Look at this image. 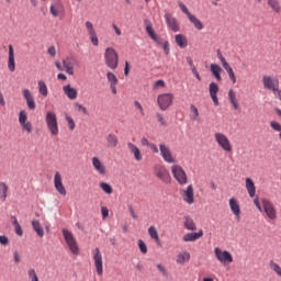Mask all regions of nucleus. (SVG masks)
Listing matches in <instances>:
<instances>
[{"mask_svg":"<svg viewBox=\"0 0 281 281\" xmlns=\"http://www.w3.org/2000/svg\"><path fill=\"white\" fill-rule=\"evenodd\" d=\"M104 63L109 69L115 70L117 65H120V55L113 47L105 48L104 52Z\"/></svg>","mask_w":281,"mask_h":281,"instance_id":"1","label":"nucleus"},{"mask_svg":"<svg viewBox=\"0 0 281 281\" xmlns=\"http://www.w3.org/2000/svg\"><path fill=\"white\" fill-rule=\"evenodd\" d=\"M61 234L71 254H74V256H78V254H80V248L78 247V241H76V237H74V233H71V231L67 228H63Z\"/></svg>","mask_w":281,"mask_h":281,"instance_id":"2","label":"nucleus"},{"mask_svg":"<svg viewBox=\"0 0 281 281\" xmlns=\"http://www.w3.org/2000/svg\"><path fill=\"white\" fill-rule=\"evenodd\" d=\"M45 121L49 133L52 135H58V119L56 117V113L47 112Z\"/></svg>","mask_w":281,"mask_h":281,"instance_id":"3","label":"nucleus"},{"mask_svg":"<svg viewBox=\"0 0 281 281\" xmlns=\"http://www.w3.org/2000/svg\"><path fill=\"white\" fill-rule=\"evenodd\" d=\"M155 176L157 179L162 181V183H171L172 177H170V171L164 165H158L155 167Z\"/></svg>","mask_w":281,"mask_h":281,"instance_id":"4","label":"nucleus"},{"mask_svg":"<svg viewBox=\"0 0 281 281\" xmlns=\"http://www.w3.org/2000/svg\"><path fill=\"white\" fill-rule=\"evenodd\" d=\"M171 172L173 175V178L180 186H186L188 183V176L186 175V170L179 165H173L171 167Z\"/></svg>","mask_w":281,"mask_h":281,"instance_id":"5","label":"nucleus"},{"mask_svg":"<svg viewBox=\"0 0 281 281\" xmlns=\"http://www.w3.org/2000/svg\"><path fill=\"white\" fill-rule=\"evenodd\" d=\"M172 100H175V95L172 93H164L158 95L157 102L159 109L161 111H167V109L172 105Z\"/></svg>","mask_w":281,"mask_h":281,"instance_id":"6","label":"nucleus"},{"mask_svg":"<svg viewBox=\"0 0 281 281\" xmlns=\"http://www.w3.org/2000/svg\"><path fill=\"white\" fill-rule=\"evenodd\" d=\"M263 206V212H266V215L270 221H276L278 218V211H276V206H273V203L267 199H262L261 201Z\"/></svg>","mask_w":281,"mask_h":281,"instance_id":"7","label":"nucleus"},{"mask_svg":"<svg viewBox=\"0 0 281 281\" xmlns=\"http://www.w3.org/2000/svg\"><path fill=\"white\" fill-rule=\"evenodd\" d=\"M160 156L162 157L166 164H177V159L172 156V151H170V147H168L165 143L159 144Z\"/></svg>","mask_w":281,"mask_h":281,"instance_id":"8","label":"nucleus"},{"mask_svg":"<svg viewBox=\"0 0 281 281\" xmlns=\"http://www.w3.org/2000/svg\"><path fill=\"white\" fill-rule=\"evenodd\" d=\"M215 142H217L218 146L226 150V153H232V143H229V138L225 136L223 133H215Z\"/></svg>","mask_w":281,"mask_h":281,"instance_id":"9","label":"nucleus"},{"mask_svg":"<svg viewBox=\"0 0 281 281\" xmlns=\"http://www.w3.org/2000/svg\"><path fill=\"white\" fill-rule=\"evenodd\" d=\"M263 89H268V91H276V88L280 87V80L276 77L263 76L262 77Z\"/></svg>","mask_w":281,"mask_h":281,"instance_id":"10","label":"nucleus"},{"mask_svg":"<svg viewBox=\"0 0 281 281\" xmlns=\"http://www.w3.org/2000/svg\"><path fill=\"white\" fill-rule=\"evenodd\" d=\"M92 254L97 273L98 276H102L104 273V268L102 265V252H100V248H94Z\"/></svg>","mask_w":281,"mask_h":281,"instance_id":"11","label":"nucleus"},{"mask_svg":"<svg viewBox=\"0 0 281 281\" xmlns=\"http://www.w3.org/2000/svg\"><path fill=\"white\" fill-rule=\"evenodd\" d=\"M214 254L220 262H234V257L232 256V252L227 250H221V248L216 247L214 249Z\"/></svg>","mask_w":281,"mask_h":281,"instance_id":"12","label":"nucleus"},{"mask_svg":"<svg viewBox=\"0 0 281 281\" xmlns=\"http://www.w3.org/2000/svg\"><path fill=\"white\" fill-rule=\"evenodd\" d=\"M54 186H55V190H57V192L59 194H61V196L67 195V190L65 189V186L63 184V176L58 171H56L55 176H54Z\"/></svg>","mask_w":281,"mask_h":281,"instance_id":"13","label":"nucleus"},{"mask_svg":"<svg viewBox=\"0 0 281 281\" xmlns=\"http://www.w3.org/2000/svg\"><path fill=\"white\" fill-rule=\"evenodd\" d=\"M19 123L22 126V131H26V133H32V123L27 121V113L21 110L19 113Z\"/></svg>","mask_w":281,"mask_h":281,"instance_id":"14","label":"nucleus"},{"mask_svg":"<svg viewBox=\"0 0 281 281\" xmlns=\"http://www.w3.org/2000/svg\"><path fill=\"white\" fill-rule=\"evenodd\" d=\"M165 21L169 30L172 32H179V22H177V18L172 16L171 13L165 14Z\"/></svg>","mask_w":281,"mask_h":281,"instance_id":"15","label":"nucleus"},{"mask_svg":"<svg viewBox=\"0 0 281 281\" xmlns=\"http://www.w3.org/2000/svg\"><path fill=\"white\" fill-rule=\"evenodd\" d=\"M22 93L24 100H26L27 109H30V111H34V109H36V102L34 101V95H32V92L29 89H24Z\"/></svg>","mask_w":281,"mask_h":281,"instance_id":"16","label":"nucleus"},{"mask_svg":"<svg viewBox=\"0 0 281 281\" xmlns=\"http://www.w3.org/2000/svg\"><path fill=\"white\" fill-rule=\"evenodd\" d=\"M209 93L215 106H218V85L216 82H211L209 85Z\"/></svg>","mask_w":281,"mask_h":281,"instance_id":"17","label":"nucleus"},{"mask_svg":"<svg viewBox=\"0 0 281 281\" xmlns=\"http://www.w3.org/2000/svg\"><path fill=\"white\" fill-rule=\"evenodd\" d=\"M144 24L146 25V32L148 34V36L151 38V41L154 43H161V40H159V36L157 35V33H155V30L153 29V24H150L149 20H145Z\"/></svg>","mask_w":281,"mask_h":281,"instance_id":"18","label":"nucleus"},{"mask_svg":"<svg viewBox=\"0 0 281 281\" xmlns=\"http://www.w3.org/2000/svg\"><path fill=\"white\" fill-rule=\"evenodd\" d=\"M63 91L68 100H76L78 98V90L71 87V85L64 86Z\"/></svg>","mask_w":281,"mask_h":281,"instance_id":"19","label":"nucleus"},{"mask_svg":"<svg viewBox=\"0 0 281 281\" xmlns=\"http://www.w3.org/2000/svg\"><path fill=\"white\" fill-rule=\"evenodd\" d=\"M183 201L189 205H192V203H194V188L192 187V184L188 186L187 190L184 191Z\"/></svg>","mask_w":281,"mask_h":281,"instance_id":"20","label":"nucleus"},{"mask_svg":"<svg viewBox=\"0 0 281 281\" xmlns=\"http://www.w3.org/2000/svg\"><path fill=\"white\" fill-rule=\"evenodd\" d=\"M8 69L12 72L16 69V64L14 61V47L12 46V44L9 45Z\"/></svg>","mask_w":281,"mask_h":281,"instance_id":"21","label":"nucleus"},{"mask_svg":"<svg viewBox=\"0 0 281 281\" xmlns=\"http://www.w3.org/2000/svg\"><path fill=\"white\" fill-rule=\"evenodd\" d=\"M127 148L132 155H134L135 161H142V150L137 148V146L133 143H127Z\"/></svg>","mask_w":281,"mask_h":281,"instance_id":"22","label":"nucleus"},{"mask_svg":"<svg viewBox=\"0 0 281 281\" xmlns=\"http://www.w3.org/2000/svg\"><path fill=\"white\" fill-rule=\"evenodd\" d=\"M203 237V231H199L198 233H189L182 237L184 243H194V240H199V238Z\"/></svg>","mask_w":281,"mask_h":281,"instance_id":"23","label":"nucleus"},{"mask_svg":"<svg viewBox=\"0 0 281 281\" xmlns=\"http://www.w3.org/2000/svg\"><path fill=\"white\" fill-rule=\"evenodd\" d=\"M92 166L99 172V175H106V167L103 166L102 161L98 157L92 158Z\"/></svg>","mask_w":281,"mask_h":281,"instance_id":"24","label":"nucleus"},{"mask_svg":"<svg viewBox=\"0 0 281 281\" xmlns=\"http://www.w3.org/2000/svg\"><path fill=\"white\" fill-rule=\"evenodd\" d=\"M229 207L231 212H233V214L236 215L237 218H240V205L238 204V200L232 198L229 200Z\"/></svg>","mask_w":281,"mask_h":281,"instance_id":"25","label":"nucleus"},{"mask_svg":"<svg viewBox=\"0 0 281 281\" xmlns=\"http://www.w3.org/2000/svg\"><path fill=\"white\" fill-rule=\"evenodd\" d=\"M246 190L250 199H254V196H256V183L251 178H246Z\"/></svg>","mask_w":281,"mask_h":281,"instance_id":"26","label":"nucleus"},{"mask_svg":"<svg viewBox=\"0 0 281 281\" xmlns=\"http://www.w3.org/2000/svg\"><path fill=\"white\" fill-rule=\"evenodd\" d=\"M210 69L212 76H214L217 82H221V80H223V77H221V71H223V68H221V66L217 64H211Z\"/></svg>","mask_w":281,"mask_h":281,"instance_id":"27","label":"nucleus"},{"mask_svg":"<svg viewBox=\"0 0 281 281\" xmlns=\"http://www.w3.org/2000/svg\"><path fill=\"white\" fill-rule=\"evenodd\" d=\"M228 100L236 111H240V105L238 104V100L236 99V92L232 89L228 91Z\"/></svg>","mask_w":281,"mask_h":281,"instance_id":"28","label":"nucleus"},{"mask_svg":"<svg viewBox=\"0 0 281 281\" xmlns=\"http://www.w3.org/2000/svg\"><path fill=\"white\" fill-rule=\"evenodd\" d=\"M32 227L34 232H36L37 236H40V238L45 236V232L43 231V226H41V222L38 220L32 221Z\"/></svg>","mask_w":281,"mask_h":281,"instance_id":"29","label":"nucleus"},{"mask_svg":"<svg viewBox=\"0 0 281 281\" xmlns=\"http://www.w3.org/2000/svg\"><path fill=\"white\" fill-rule=\"evenodd\" d=\"M184 229H188V232H195L196 224L194 223V220H192V217H184Z\"/></svg>","mask_w":281,"mask_h":281,"instance_id":"30","label":"nucleus"},{"mask_svg":"<svg viewBox=\"0 0 281 281\" xmlns=\"http://www.w3.org/2000/svg\"><path fill=\"white\" fill-rule=\"evenodd\" d=\"M268 5L269 8H271L272 12L280 14L281 12L280 0H268Z\"/></svg>","mask_w":281,"mask_h":281,"instance_id":"31","label":"nucleus"},{"mask_svg":"<svg viewBox=\"0 0 281 281\" xmlns=\"http://www.w3.org/2000/svg\"><path fill=\"white\" fill-rule=\"evenodd\" d=\"M108 148H115L119 144L117 136L115 134H109L106 136Z\"/></svg>","mask_w":281,"mask_h":281,"instance_id":"32","label":"nucleus"},{"mask_svg":"<svg viewBox=\"0 0 281 281\" xmlns=\"http://www.w3.org/2000/svg\"><path fill=\"white\" fill-rule=\"evenodd\" d=\"M37 87L40 95H43V98H47L49 91L47 90V85L45 83V81L40 80L37 82Z\"/></svg>","mask_w":281,"mask_h":281,"instance_id":"33","label":"nucleus"},{"mask_svg":"<svg viewBox=\"0 0 281 281\" xmlns=\"http://www.w3.org/2000/svg\"><path fill=\"white\" fill-rule=\"evenodd\" d=\"M189 260H190V252L184 251L178 255L176 262L178 265H186V262H189Z\"/></svg>","mask_w":281,"mask_h":281,"instance_id":"34","label":"nucleus"},{"mask_svg":"<svg viewBox=\"0 0 281 281\" xmlns=\"http://www.w3.org/2000/svg\"><path fill=\"white\" fill-rule=\"evenodd\" d=\"M176 43L181 47V49H186V46L188 45V38L182 34H178L176 35Z\"/></svg>","mask_w":281,"mask_h":281,"instance_id":"35","label":"nucleus"},{"mask_svg":"<svg viewBox=\"0 0 281 281\" xmlns=\"http://www.w3.org/2000/svg\"><path fill=\"white\" fill-rule=\"evenodd\" d=\"M0 199L2 202H5V199H8V184L5 182H0Z\"/></svg>","mask_w":281,"mask_h":281,"instance_id":"36","label":"nucleus"},{"mask_svg":"<svg viewBox=\"0 0 281 281\" xmlns=\"http://www.w3.org/2000/svg\"><path fill=\"white\" fill-rule=\"evenodd\" d=\"M189 21L194 25L195 30H203V22L193 14L190 15Z\"/></svg>","mask_w":281,"mask_h":281,"instance_id":"37","label":"nucleus"},{"mask_svg":"<svg viewBox=\"0 0 281 281\" xmlns=\"http://www.w3.org/2000/svg\"><path fill=\"white\" fill-rule=\"evenodd\" d=\"M148 235L153 240H155L156 243H159V233L157 232V227L150 226L148 228Z\"/></svg>","mask_w":281,"mask_h":281,"instance_id":"38","label":"nucleus"},{"mask_svg":"<svg viewBox=\"0 0 281 281\" xmlns=\"http://www.w3.org/2000/svg\"><path fill=\"white\" fill-rule=\"evenodd\" d=\"M224 69L227 72L228 78L229 80H232L233 85H236V75L234 74V69L232 68V66H225Z\"/></svg>","mask_w":281,"mask_h":281,"instance_id":"39","label":"nucleus"},{"mask_svg":"<svg viewBox=\"0 0 281 281\" xmlns=\"http://www.w3.org/2000/svg\"><path fill=\"white\" fill-rule=\"evenodd\" d=\"M66 60H67L66 74H68V76H74V66L71 65V60H74V57L68 56L66 57Z\"/></svg>","mask_w":281,"mask_h":281,"instance_id":"40","label":"nucleus"},{"mask_svg":"<svg viewBox=\"0 0 281 281\" xmlns=\"http://www.w3.org/2000/svg\"><path fill=\"white\" fill-rule=\"evenodd\" d=\"M100 188L105 192V194H113V187L106 182H100Z\"/></svg>","mask_w":281,"mask_h":281,"instance_id":"41","label":"nucleus"},{"mask_svg":"<svg viewBox=\"0 0 281 281\" xmlns=\"http://www.w3.org/2000/svg\"><path fill=\"white\" fill-rule=\"evenodd\" d=\"M106 79H108V82H110V86L117 85L119 82L117 77L113 72H108Z\"/></svg>","mask_w":281,"mask_h":281,"instance_id":"42","label":"nucleus"},{"mask_svg":"<svg viewBox=\"0 0 281 281\" xmlns=\"http://www.w3.org/2000/svg\"><path fill=\"white\" fill-rule=\"evenodd\" d=\"M270 269L277 273L281 278V267L277 262H273V260L270 261Z\"/></svg>","mask_w":281,"mask_h":281,"instance_id":"43","label":"nucleus"},{"mask_svg":"<svg viewBox=\"0 0 281 281\" xmlns=\"http://www.w3.org/2000/svg\"><path fill=\"white\" fill-rule=\"evenodd\" d=\"M74 108L78 113H83V115H89V111H87V108H85L82 104L76 102L74 103Z\"/></svg>","mask_w":281,"mask_h":281,"instance_id":"44","label":"nucleus"},{"mask_svg":"<svg viewBox=\"0 0 281 281\" xmlns=\"http://www.w3.org/2000/svg\"><path fill=\"white\" fill-rule=\"evenodd\" d=\"M157 45H161L166 56L170 54V43L168 41L157 43Z\"/></svg>","mask_w":281,"mask_h":281,"instance_id":"45","label":"nucleus"},{"mask_svg":"<svg viewBox=\"0 0 281 281\" xmlns=\"http://www.w3.org/2000/svg\"><path fill=\"white\" fill-rule=\"evenodd\" d=\"M216 54H217V58H218L220 63H222V66L224 68L229 66V64L227 63V59H225L223 56V53H221V49H217Z\"/></svg>","mask_w":281,"mask_h":281,"instance_id":"46","label":"nucleus"},{"mask_svg":"<svg viewBox=\"0 0 281 281\" xmlns=\"http://www.w3.org/2000/svg\"><path fill=\"white\" fill-rule=\"evenodd\" d=\"M27 276L31 281H38V276L36 274V270H34V268L27 270Z\"/></svg>","mask_w":281,"mask_h":281,"instance_id":"47","label":"nucleus"},{"mask_svg":"<svg viewBox=\"0 0 281 281\" xmlns=\"http://www.w3.org/2000/svg\"><path fill=\"white\" fill-rule=\"evenodd\" d=\"M190 111H191V113H193L190 115L191 120H198L199 119V109L195 108L194 104H191Z\"/></svg>","mask_w":281,"mask_h":281,"instance_id":"48","label":"nucleus"},{"mask_svg":"<svg viewBox=\"0 0 281 281\" xmlns=\"http://www.w3.org/2000/svg\"><path fill=\"white\" fill-rule=\"evenodd\" d=\"M138 248L140 250V254H148V246H146V243H144V240H138Z\"/></svg>","mask_w":281,"mask_h":281,"instance_id":"49","label":"nucleus"},{"mask_svg":"<svg viewBox=\"0 0 281 281\" xmlns=\"http://www.w3.org/2000/svg\"><path fill=\"white\" fill-rule=\"evenodd\" d=\"M178 5H179L180 10L183 12V14H186L188 16V19H190L192 13H190V11L188 10V7H186L183 4V2H179Z\"/></svg>","mask_w":281,"mask_h":281,"instance_id":"50","label":"nucleus"},{"mask_svg":"<svg viewBox=\"0 0 281 281\" xmlns=\"http://www.w3.org/2000/svg\"><path fill=\"white\" fill-rule=\"evenodd\" d=\"M270 126L273 131H277L278 133H281V124L280 123H278L276 121H271Z\"/></svg>","mask_w":281,"mask_h":281,"instance_id":"51","label":"nucleus"},{"mask_svg":"<svg viewBox=\"0 0 281 281\" xmlns=\"http://www.w3.org/2000/svg\"><path fill=\"white\" fill-rule=\"evenodd\" d=\"M90 41L92 45H94V47H98V45L100 44L98 35L95 33L90 34Z\"/></svg>","mask_w":281,"mask_h":281,"instance_id":"52","label":"nucleus"},{"mask_svg":"<svg viewBox=\"0 0 281 281\" xmlns=\"http://www.w3.org/2000/svg\"><path fill=\"white\" fill-rule=\"evenodd\" d=\"M134 106L139 111L140 115H146V113L144 112V106H142V103H139V101H134Z\"/></svg>","mask_w":281,"mask_h":281,"instance_id":"53","label":"nucleus"},{"mask_svg":"<svg viewBox=\"0 0 281 281\" xmlns=\"http://www.w3.org/2000/svg\"><path fill=\"white\" fill-rule=\"evenodd\" d=\"M86 27L88 30L89 35L95 34V30L93 29V23L87 21L86 22Z\"/></svg>","mask_w":281,"mask_h":281,"instance_id":"54","label":"nucleus"},{"mask_svg":"<svg viewBox=\"0 0 281 281\" xmlns=\"http://www.w3.org/2000/svg\"><path fill=\"white\" fill-rule=\"evenodd\" d=\"M158 122H160L161 126H168V123L166 122V119H164V115L161 113L156 114Z\"/></svg>","mask_w":281,"mask_h":281,"instance_id":"55","label":"nucleus"},{"mask_svg":"<svg viewBox=\"0 0 281 281\" xmlns=\"http://www.w3.org/2000/svg\"><path fill=\"white\" fill-rule=\"evenodd\" d=\"M66 120L68 122L70 131H74V128H76V123L74 122V119H71V116H66Z\"/></svg>","mask_w":281,"mask_h":281,"instance_id":"56","label":"nucleus"},{"mask_svg":"<svg viewBox=\"0 0 281 281\" xmlns=\"http://www.w3.org/2000/svg\"><path fill=\"white\" fill-rule=\"evenodd\" d=\"M50 14H53L54 16H59L60 10L56 8V5H50Z\"/></svg>","mask_w":281,"mask_h":281,"instance_id":"57","label":"nucleus"},{"mask_svg":"<svg viewBox=\"0 0 281 281\" xmlns=\"http://www.w3.org/2000/svg\"><path fill=\"white\" fill-rule=\"evenodd\" d=\"M272 91L274 98H277L278 100H281V90L280 87H277L274 90H270Z\"/></svg>","mask_w":281,"mask_h":281,"instance_id":"58","label":"nucleus"},{"mask_svg":"<svg viewBox=\"0 0 281 281\" xmlns=\"http://www.w3.org/2000/svg\"><path fill=\"white\" fill-rule=\"evenodd\" d=\"M157 269L160 271L162 276H168V271L166 270V267H164L161 263L157 265Z\"/></svg>","mask_w":281,"mask_h":281,"instance_id":"59","label":"nucleus"},{"mask_svg":"<svg viewBox=\"0 0 281 281\" xmlns=\"http://www.w3.org/2000/svg\"><path fill=\"white\" fill-rule=\"evenodd\" d=\"M10 243V239L5 235H0V245H8Z\"/></svg>","mask_w":281,"mask_h":281,"instance_id":"60","label":"nucleus"},{"mask_svg":"<svg viewBox=\"0 0 281 281\" xmlns=\"http://www.w3.org/2000/svg\"><path fill=\"white\" fill-rule=\"evenodd\" d=\"M101 214H102L103 218H108V216H109V209L106 206H102L101 207Z\"/></svg>","mask_w":281,"mask_h":281,"instance_id":"61","label":"nucleus"},{"mask_svg":"<svg viewBox=\"0 0 281 281\" xmlns=\"http://www.w3.org/2000/svg\"><path fill=\"white\" fill-rule=\"evenodd\" d=\"M148 148H150V150H153V153H156V154L160 153L159 147H157V145H155V143L149 144Z\"/></svg>","mask_w":281,"mask_h":281,"instance_id":"62","label":"nucleus"},{"mask_svg":"<svg viewBox=\"0 0 281 281\" xmlns=\"http://www.w3.org/2000/svg\"><path fill=\"white\" fill-rule=\"evenodd\" d=\"M15 227V234L18 236H23V228H21V224H19L18 226H14Z\"/></svg>","mask_w":281,"mask_h":281,"instance_id":"63","label":"nucleus"},{"mask_svg":"<svg viewBox=\"0 0 281 281\" xmlns=\"http://www.w3.org/2000/svg\"><path fill=\"white\" fill-rule=\"evenodd\" d=\"M47 53L49 54V56H56V47L50 46L47 50Z\"/></svg>","mask_w":281,"mask_h":281,"instance_id":"64","label":"nucleus"}]
</instances>
